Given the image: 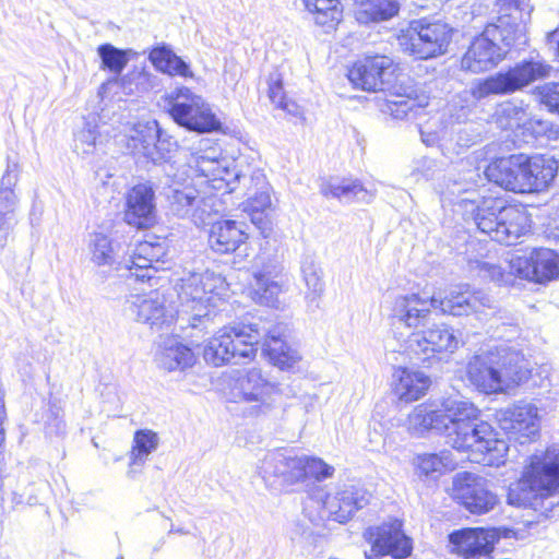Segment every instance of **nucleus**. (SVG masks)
I'll use <instances>...</instances> for the list:
<instances>
[{
  "instance_id": "1",
  "label": "nucleus",
  "mask_w": 559,
  "mask_h": 559,
  "mask_svg": "<svg viewBox=\"0 0 559 559\" xmlns=\"http://www.w3.org/2000/svg\"><path fill=\"white\" fill-rule=\"evenodd\" d=\"M283 331L282 325L269 330L257 323L242 328L224 326L204 347L203 357L215 367L228 362L237 365L252 360L262 343L263 353L275 366L292 367L298 357L283 341Z\"/></svg>"
},
{
  "instance_id": "2",
  "label": "nucleus",
  "mask_w": 559,
  "mask_h": 559,
  "mask_svg": "<svg viewBox=\"0 0 559 559\" xmlns=\"http://www.w3.org/2000/svg\"><path fill=\"white\" fill-rule=\"evenodd\" d=\"M449 194L454 204L472 206L471 212L477 228L491 240L506 246L516 241L530 231L531 219L526 210L521 205L509 204L507 200L495 197H484L479 202L474 198L476 191L462 189L454 182L449 187Z\"/></svg>"
},
{
  "instance_id": "3",
  "label": "nucleus",
  "mask_w": 559,
  "mask_h": 559,
  "mask_svg": "<svg viewBox=\"0 0 559 559\" xmlns=\"http://www.w3.org/2000/svg\"><path fill=\"white\" fill-rule=\"evenodd\" d=\"M520 349L500 343L476 354L467 364V377L486 393L506 391L520 385L530 377Z\"/></svg>"
},
{
  "instance_id": "4",
  "label": "nucleus",
  "mask_w": 559,
  "mask_h": 559,
  "mask_svg": "<svg viewBox=\"0 0 559 559\" xmlns=\"http://www.w3.org/2000/svg\"><path fill=\"white\" fill-rule=\"evenodd\" d=\"M224 280L214 272L189 273L178 285L179 317L187 316L193 329H207V322L214 321L222 301L217 290L223 287Z\"/></svg>"
},
{
  "instance_id": "5",
  "label": "nucleus",
  "mask_w": 559,
  "mask_h": 559,
  "mask_svg": "<svg viewBox=\"0 0 559 559\" xmlns=\"http://www.w3.org/2000/svg\"><path fill=\"white\" fill-rule=\"evenodd\" d=\"M483 278L499 285H513L516 277L536 283L551 281L559 275V255L550 249H533L525 255H512L504 264L477 262Z\"/></svg>"
},
{
  "instance_id": "6",
  "label": "nucleus",
  "mask_w": 559,
  "mask_h": 559,
  "mask_svg": "<svg viewBox=\"0 0 559 559\" xmlns=\"http://www.w3.org/2000/svg\"><path fill=\"white\" fill-rule=\"evenodd\" d=\"M456 432H449L447 443L461 452H469L468 460L483 465L499 466L504 462L509 447L504 440L496 437L492 427L479 419L472 424H462Z\"/></svg>"
},
{
  "instance_id": "7",
  "label": "nucleus",
  "mask_w": 559,
  "mask_h": 559,
  "mask_svg": "<svg viewBox=\"0 0 559 559\" xmlns=\"http://www.w3.org/2000/svg\"><path fill=\"white\" fill-rule=\"evenodd\" d=\"M453 36V28L440 20L412 21L397 36L399 45L405 53L419 60H428L444 55Z\"/></svg>"
},
{
  "instance_id": "8",
  "label": "nucleus",
  "mask_w": 559,
  "mask_h": 559,
  "mask_svg": "<svg viewBox=\"0 0 559 559\" xmlns=\"http://www.w3.org/2000/svg\"><path fill=\"white\" fill-rule=\"evenodd\" d=\"M552 67L543 60H523L508 71L498 72L486 79L475 81L471 95L481 100L492 95H507L521 91L537 80L548 78Z\"/></svg>"
},
{
  "instance_id": "9",
  "label": "nucleus",
  "mask_w": 559,
  "mask_h": 559,
  "mask_svg": "<svg viewBox=\"0 0 559 559\" xmlns=\"http://www.w3.org/2000/svg\"><path fill=\"white\" fill-rule=\"evenodd\" d=\"M165 103L173 120L187 130L207 133L221 128L210 105L188 87L175 88L167 95Z\"/></svg>"
},
{
  "instance_id": "10",
  "label": "nucleus",
  "mask_w": 559,
  "mask_h": 559,
  "mask_svg": "<svg viewBox=\"0 0 559 559\" xmlns=\"http://www.w3.org/2000/svg\"><path fill=\"white\" fill-rule=\"evenodd\" d=\"M368 503L367 490L358 486H344L333 497L323 488L317 487L309 492L305 511H308L309 508H317L319 510L318 520L331 519L338 523H345Z\"/></svg>"
},
{
  "instance_id": "11",
  "label": "nucleus",
  "mask_w": 559,
  "mask_h": 559,
  "mask_svg": "<svg viewBox=\"0 0 559 559\" xmlns=\"http://www.w3.org/2000/svg\"><path fill=\"white\" fill-rule=\"evenodd\" d=\"M461 344L453 328L433 324L412 332L405 340V352L417 362L430 365L440 354H452Z\"/></svg>"
},
{
  "instance_id": "12",
  "label": "nucleus",
  "mask_w": 559,
  "mask_h": 559,
  "mask_svg": "<svg viewBox=\"0 0 559 559\" xmlns=\"http://www.w3.org/2000/svg\"><path fill=\"white\" fill-rule=\"evenodd\" d=\"M234 394L251 404L250 415L261 416L267 415L277 406L282 390L278 384L265 378L260 369L252 368L236 379Z\"/></svg>"
},
{
  "instance_id": "13",
  "label": "nucleus",
  "mask_w": 559,
  "mask_h": 559,
  "mask_svg": "<svg viewBox=\"0 0 559 559\" xmlns=\"http://www.w3.org/2000/svg\"><path fill=\"white\" fill-rule=\"evenodd\" d=\"M453 498L472 514L483 515L499 502L486 478L469 472L457 473L453 478Z\"/></svg>"
},
{
  "instance_id": "14",
  "label": "nucleus",
  "mask_w": 559,
  "mask_h": 559,
  "mask_svg": "<svg viewBox=\"0 0 559 559\" xmlns=\"http://www.w3.org/2000/svg\"><path fill=\"white\" fill-rule=\"evenodd\" d=\"M302 464L294 451L275 450L264 455L258 472L267 487L281 488L304 480Z\"/></svg>"
},
{
  "instance_id": "15",
  "label": "nucleus",
  "mask_w": 559,
  "mask_h": 559,
  "mask_svg": "<svg viewBox=\"0 0 559 559\" xmlns=\"http://www.w3.org/2000/svg\"><path fill=\"white\" fill-rule=\"evenodd\" d=\"M498 34L499 27L495 24L487 25L484 32L472 40L464 53L462 69L480 73L497 67L508 53V50L497 43Z\"/></svg>"
},
{
  "instance_id": "16",
  "label": "nucleus",
  "mask_w": 559,
  "mask_h": 559,
  "mask_svg": "<svg viewBox=\"0 0 559 559\" xmlns=\"http://www.w3.org/2000/svg\"><path fill=\"white\" fill-rule=\"evenodd\" d=\"M499 427L509 439L524 444L534 440L540 429L538 408L532 403H518L501 408L496 414Z\"/></svg>"
},
{
  "instance_id": "17",
  "label": "nucleus",
  "mask_w": 559,
  "mask_h": 559,
  "mask_svg": "<svg viewBox=\"0 0 559 559\" xmlns=\"http://www.w3.org/2000/svg\"><path fill=\"white\" fill-rule=\"evenodd\" d=\"M166 255L165 241H141L133 253L128 259H123V269L127 273L122 275L128 278L134 277L135 281L152 282L156 273L165 269Z\"/></svg>"
},
{
  "instance_id": "18",
  "label": "nucleus",
  "mask_w": 559,
  "mask_h": 559,
  "mask_svg": "<svg viewBox=\"0 0 559 559\" xmlns=\"http://www.w3.org/2000/svg\"><path fill=\"white\" fill-rule=\"evenodd\" d=\"M395 66L386 56H370L358 60L348 71L349 81L367 92L385 91L389 88Z\"/></svg>"
},
{
  "instance_id": "19",
  "label": "nucleus",
  "mask_w": 559,
  "mask_h": 559,
  "mask_svg": "<svg viewBox=\"0 0 559 559\" xmlns=\"http://www.w3.org/2000/svg\"><path fill=\"white\" fill-rule=\"evenodd\" d=\"M171 213L180 218H190L197 226L210 224L213 213H216L214 197H200L193 187L173 189L168 195Z\"/></svg>"
},
{
  "instance_id": "20",
  "label": "nucleus",
  "mask_w": 559,
  "mask_h": 559,
  "mask_svg": "<svg viewBox=\"0 0 559 559\" xmlns=\"http://www.w3.org/2000/svg\"><path fill=\"white\" fill-rule=\"evenodd\" d=\"M515 533L508 528H464L449 535V540L465 559L489 554L501 537L510 538Z\"/></svg>"
},
{
  "instance_id": "21",
  "label": "nucleus",
  "mask_w": 559,
  "mask_h": 559,
  "mask_svg": "<svg viewBox=\"0 0 559 559\" xmlns=\"http://www.w3.org/2000/svg\"><path fill=\"white\" fill-rule=\"evenodd\" d=\"M283 266L275 258L259 255L253 265V299L267 307H276L282 293Z\"/></svg>"
},
{
  "instance_id": "22",
  "label": "nucleus",
  "mask_w": 559,
  "mask_h": 559,
  "mask_svg": "<svg viewBox=\"0 0 559 559\" xmlns=\"http://www.w3.org/2000/svg\"><path fill=\"white\" fill-rule=\"evenodd\" d=\"M432 301L436 310L454 317L467 316L481 308H490L492 302L490 296L484 290H472L468 286L453 287L444 296L435 294Z\"/></svg>"
},
{
  "instance_id": "23",
  "label": "nucleus",
  "mask_w": 559,
  "mask_h": 559,
  "mask_svg": "<svg viewBox=\"0 0 559 559\" xmlns=\"http://www.w3.org/2000/svg\"><path fill=\"white\" fill-rule=\"evenodd\" d=\"M372 538L373 557L390 556L392 559H405L411 556L413 543L402 530V523L394 520L368 530Z\"/></svg>"
},
{
  "instance_id": "24",
  "label": "nucleus",
  "mask_w": 559,
  "mask_h": 559,
  "mask_svg": "<svg viewBox=\"0 0 559 559\" xmlns=\"http://www.w3.org/2000/svg\"><path fill=\"white\" fill-rule=\"evenodd\" d=\"M126 309L136 321L151 328H160L174 319L173 310L166 306V299L158 290L131 295Z\"/></svg>"
},
{
  "instance_id": "25",
  "label": "nucleus",
  "mask_w": 559,
  "mask_h": 559,
  "mask_svg": "<svg viewBox=\"0 0 559 559\" xmlns=\"http://www.w3.org/2000/svg\"><path fill=\"white\" fill-rule=\"evenodd\" d=\"M436 305L432 296L421 297L419 294H407L395 298L392 316L404 326L418 331L426 328Z\"/></svg>"
},
{
  "instance_id": "26",
  "label": "nucleus",
  "mask_w": 559,
  "mask_h": 559,
  "mask_svg": "<svg viewBox=\"0 0 559 559\" xmlns=\"http://www.w3.org/2000/svg\"><path fill=\"white\" fill-rule=\"evenodd\" d=\"M154 199V189L147 182L135 185L130 189L127 194L126 222L138 228L151 226L155 218Z\"/></svg>"
},
{
  "instance_id": "27",
  "label": "nucleus",
  "mask_w": 559,
  "mask_h": 559,
  "mask_svg": "<svg viewBox=\"0 0 559 559\" xmlns=\"http://www.w3.org/2000/svg\"><path fill=\"white\" fill-rule=\"evenodd\" d=\"M525 469L547 495L559 490V449L548 448L540 454L532 455Z\"/></svg>"
},
{
  "instance_id": "28",
  "label": "nucleus",
  "mask_w": 559,
  "mask_h": 559,
  "mask_svg": "<svg viewBox=\"0 0 559 559\" xmlns=\"http://www.w3.org/2000/svg\"><path fill=\"white\" fill-rule=\"evenodd\" d=\"M558 173V162L545 155H524L522 180L525 193L539 192L548 188Z\"/></svg>"
},
{
  "instance_id": "29",
  "label": "nucleus",
  "mask_w": 559,
  "mask_h": 559,
  "mask_svg": "<svg viewBox=\"0 0 559 559\" xmlns=\"http://www.w3.org/2000/svg\"><path fill=\"white\" fill-rule=\"evenodd\" d=\"M247 239L242 224L236 221H218L211 224L207 237L210 248L218 254L235 252Z\"/></svg>"
},
{
  "instance_id": "30",
  "label": "nucleus",
  "mask_w": 559,
  "mask_h": 559,
  "mask_svg": "<svg viewBox=\"0 0 559 559\" xmlns=\"http://www.w3.org/2000/svg\"><path fill=\"white\" fill-rule=\"evenodd\" d=\"M155 361L166 371H185L195 364V355L190 347L177 338L168 337L159 345Z\"/></svg>"
},
{
  "instance_id": "31",
  "label": "nucleus",
  "mask_w": 559,
  "mask_h": 559,
  "mask_svg": "<svg viewBox=\"0 0 559 559\" xmlns=\"http://www.w3.org/2000/svg\"><path fill=\"white\" fill-rule=\"evenodd\" d=\"M320 192L325 198L337 199L342 203L354 201L369 203L373 194L358 179L331 178L320 186Z\"/></svg>"
},
{
  "instance_id": "32",
  "label": "nucleus",
  "mask_w": 559,
  "mask_h": 559,
  "mask_svg": "<svg viewBox=\"0 0 559 559\" xmlns=\"http://www.w3.org/2000/svg\"><path fill=\"white\" fill-rule=\"evenodd\" d=\"M442 418L447 428L443 430L447 436L449 432H456L462 424H472L479 420V412L473 403L457 396L448 397L441 404Z\"/></svg>"
},
{
  "instance_id": "33",
  "label": "nucleus",
  "mask_w": 559,
  "mask_h": 559,
  "mask_svg": "<svg viewBox=\"0 0 559 559\" xmlns=\"http://www.w3.org/2000/svg\"><path fill=\"white\" fill-rule=\"evenodd\" d=\"M400 9L399 0H356L355 17L365 25L381 23L395 17Z\"/></svg>"
},
{
  "instance_id": "34",
  "label": "nucleus",
  "mask_w": 559,
  "mask_h": 559,
  "mask_svg": "<svg viewBox=\"0 0 559 559\" xmlns=\"http://www.w3.org/2000/svg\"><path fill=\"white\" fill-rule=\"evenodd\" d=\"M544 496H548L546 490L538 487L536 480L524 469L522 477L510 486L508 502L516 507L536 509Z\"/></svg>"
},
{
  "instance_id": "35",
  "label": "nucleus",
  "mask_w": 559,
  "mask_h": 559,
  "mask_svg": "<svg viewBox=\"0 0 559 559\" xmlns=\"http://www.w3.org/2000/svg\"><path fill=\"white\" fill-rule=\"evenodd\" d=\"M395 393L401 401L413 402L420 399L429 388L430 380L419 371H412L406 368L396 370Z\"/></svg>"
},
{
  "instance_id": "36",
  "label": "nucleus",
  "mask_w": 559,
  "mask_h": 559,
  "mask_svg": "<svg viewBox=\"0 0 559 559\" xmlns=\"http://www.w3.org/2000/svg\"><path fill=\"white\" fill-rule=\"evenodd\" d=\"M239 168L240 164L236 165L233 169L228 167H221L217 160L205 156H200L197 159L198 171H200L204 177L211 179L215 189L225 188L228 192L235 191L239 185L238 179H234V174Z\"/></svg>"
},
{
  "instance_id": "37",
  "label": "nucleus",
  "mask_w": 559,
  "mask_h": 559,
  "mask_svg": "<svg viewBox=\"0 0 559 559\" xmlns=\"http://www.w3.org/2000/svg\"><path fill=\"white\" fill-rule=\"evenodd\" d=\"M444 420L445 419L442 418L441 409L433 411L429 409L425 405H418L408 415L406 428L413 436H421L429 430L443 432L447 428V426H444Z\"/></svg>"
},
{
  "instance_id": "38",
  "label": "nucleus",
  "mask_w": 559,
  "mask_h": 559,
  "mask_svg": "<svg viewBox=\"0 0 559 559\" xmlns=\"http://www.w3.org/2000/svg\"><path fill=\"white\" fill-rule=\"evenodd\" d=\"M306 9L313 14L317 25L334 29L341 22L343 9L338 0H304Z\"/></svg>"
},
{
  "instance_id": "39",
  "label": "nucleus",
  "mask_w": 559,
  "mask_h": 559,
  "mask_svg": "<svg viewBox=\"0 0 559 559\" xmlns=\"http://www.w3.org/2000/svg\"><path fill=\"white\" fill-rule=\"evenodd\" d=\"M148 59L157 70L164 73L185 78L192 76L189 64L166 46L152 49Z\"/></svg>"
},
{
  "instance_id": "40",
  "label": "nucleus",
  "mask_w": 559,
  "mask_h": 559,
  "mask_svg": "<svg viewBox=\"0 0 559 559\" xmlns=\"http://www.w3.org/2000/svg\"><path fill=\"white\" fill-rule=\"evenodd\" d=\"M516 160H524V154H512L508 157H500L491 162L485 170V175L489 181L504 188L519 187V179L510 176L512 167H515Z\"/></svg>"
},
{
  "instance_id": "41",
  "label": "nucleus",
  "mask_w": 559,
  "mask_h": 559,
  "mask_svg": "<svg viewBox=\"0 0 559 559\" xmlns=\"http://www.w3.org/2000/svg\"><path fill=\"white\" fill-rule=\"evenodd\" d=\"M92 260L97 265H115L117 271H123V261L117 260V251L110 238L102 233H94L90 238Z\"/></svg>"
},
{
  "instance_id": "42",
  "label": "nucleus",
  "mask_w": 559,
  "mask_h": 559,
  "mask_svg": "<svg viewBox=\"0 0 559 559\" xmlns=\"http://www.w3.org/2000/svg\"><path fill=\"white\" fill-rule=\"evenodd\" d=\"M300 272L309 290L307 298L317 301L324 290L323 271L313 254H305L301 259Z\"/></svg>"
},
{
  "instance_id": "43",
  "label": "nucleus",
  "mask_w": 559,
  "mask_h": 559,
  "mask_svg": "<svg viewBox=\"0 0 559 559\" xmlns=\"http://www.w3.org/2000/svg\"><path fill=\"white\" fill-rule=\"evenodd\" d=\"M159 444L158 435L150 429H141L135 431L133 438V445L130 453V467L131 471L135 466H142Z\"/></svg>"
},
{
  "instance_id": "44",
  "label": "nucleus",
  "mask_w": 559,
  "mask_h": 559,
  "mask_svg": "<svg viewBox=\"0 0 559 559\" xmlns=\"http://www.w3.org/2000/svg\"><path fill=\"white\" fill-rule=\"evenodd\" d=\"M522 135L526 143L536 142L540 145H547L558 139L559 126L549 120L528 119L523 122Z\"/></svg>"
},
{
  "instance_id": "45",
  "label": "nucleus",
  "mask_w": 559,
  "mask_h": 559,
  "mask_svg": "<svg viewBox=\"0 0 559 559\" xmlns=\"http://www.w3.org/2000/svg\"><path fill=\"white\" fill-rule=\"evenodd\" d=\"M102 68L115 75H120L129 60L136 55L132 49H120L111 44H103L97 48Z\"/></svg>"
},
{
  "instance_id": "46",
  "label": "nucleus",
  "mask_w": 559,
  "mask_h": 559,
  "mask_svg": "<svg viewBox=\"0 0 559 559\" xmlns=\"http://www.w3.org/2000/svg\"><path fill=\"white\" fill-rule=\"evenodd\" d=\"M456 462L447 451L440 453L419 454L415 459V466L420 475L431 476L436 473L441 474L445 469H453Z\"/></svg>"
},
{
  "instance_id": "47",
  "label": "nucleus",
  "mask_w": 559,
  "mask_h": 559,
  "mask_svg": "<svg viewBox=\"0 0 559 559\" xmlns=\"http://www.w3.org/2000/svg\"><path fill=\"white\" fill-rule=\"evenodd\" d=\"M98 136V124L95 116L83 122L82 129L74 134V152L79 155H91L95 152Z\"/></svg>"
},
{
  "instance_id": "48",
  "label": "nucleus",
  "mask_w": 559,
  "mask_h": 559,
  "mask_svg": "<svg viewBox=\"0 0 559 559\" xmlns=\"http://www.w3.org/2000/svg\"><path fill=\"white\" fill-rule=\"evenodd\" d=\"M496 123L499 128L508 130L521 128L527 121L526 108L522 104L507 102L501 104L495 114Z\"/></svg>"
},
{
  "instance_id": "49",
  "label": "nucleus",
  "mask_w": 559,
  "mask_h": 559,
  "mask_svg": "<svg viewBox=\"0 0 559 559\" xmlns=\"http://www.w3.org/2000/svg\"><path fill=\"white\" fill-rule=\"evenodd\" d=\"M19 198L15 192H0V247L7 243L8 236L14 226L15 209Z\"/></svg>"
},
{
  "instance_id": "50",
  "label": "nucleus",
  "mask_w": 559,
  "mask_h": 559,
  "mask_svg": "<svg viewBox=\"0 0 559 559\" xmlns=\"http://www.w3.org/2000/svg\"><path fill=\"white\" fill-rule=\"evenodd\" d=\"M449 126H437L435 122H427L420 128L421 141L427 146L438 145L444 155L452 148V139H449Z\"/></svg>"
},
{
  "instance_id": "51",
  "label": "nucleus",
  "mask_w": 559,
  "mask_h": 559,
  "mask_svg": "<svg viewBox=\"0 0 559 559\" xmlns=\"http://www.w3.org/2000/svg\"><path fill=\"white\" fill-rule=\"evenodd\" d=\"M417 100L411 95H395L391 99H386L383 112L391 115L394 119H406L409 114L417 112L419 109Z\"/></svg>"
},
{
  "instance_id": "52",
  "label": "nucleus",
  "mask_w": 559,
  "mask_h": 559,
  "mask_svg": "<svg viewBox=\"0 0 559 559\" xmlns=\"http://www.w3.org/2000/svg\"><path fill=\"white\" fill-rule=\"evenodd\" d=\"M449 139H452V148L447 151V155H460L462 151L476 142L475 134L468 127L454 124L449 126Z\"/></svg>"
},
{
  "instance_id": "53",
  "label": "nucleus",
  "mask_w": 559,
  "mask_h": 559,
  "mask_svg": "<svg viewBox=\"0 0 559 559\" xmlns=\"http://www.w3.org/2000/svg\"><path fill=\"white\" fill-rule=\"evenodd\" d=\"M234 179H238L248 192H254L258 189H264L267 186L265 175L257 167L250 165L242 166L234 174Z\"/></svg>"
},
{
  "instance_id": "54",
  "label": "nucleus",
  "mask_w": 559,
  "mask_h": 559,
  "mask_svg": "<svg viewBox=\"0 0 559 559\" xmlns=\"http://www.w3.org/2000/svg\"><path fill=\"white\" fill-rule=\"evenodd\" d=\"M500 25H496L499 27L498 39L503 41L504 46L510 48L512 46H522L527 41L525 26L519 23H510L499 17Z\"/></svg>"
},
{
  "instance_id": "55",
  "label": "nucleus",
  "mask_w": 559,
  "mask_h": 559,
  "mask_svg": "<svg viewBox=\"0 0 559 559\" xmlns=\"http://www.w3.org/2000/svg\"><path fill=\"white\" fill-rule=\"evenodd\" d=\"M269 98L278 108L289 112L296 114L297 106L295 103L289 102L285 97L283 81L278 73H272L269 76Z\"/></svg>"
},
{
  "instance_id": "56",
  "label": "nucleus",
  "mask_w": 559,
  "mask_h": 559,
  "mask_svg": "<svg viewBox=\"0 0 559 559\" xmlns=\"http://www.w3.org/2000/svg\"><path fill=\"white\" fill-rule=\"evenodd\" d=\"M304 479L308 476L316 478L317 480H323L329 478L334 473V467L326 464L319 457H309L306 455L301 456Z\"/></svg>"
},
{
  "instance_id": "57",
  "label": "nucleus",
  "mask_w": 559,
  "mask_h": 559,
  "mask_svg": "<svg viewBox=\"0 0 559 559\" xmlns=\"http://www.w3.org/2000/svg\"><path fill=\"white\" fill-rule=\"evenodd\" d=\"M534 93L540 104L559 114V83H546L537 86Z\"/></svg>"
},
{
  "instance_id": "58",
  "label": "nucleus",
  "mask_w": 559,
  "mask_h": 559,
  "mask_svg": "<svg viewBox=\"0 0 559 559\" xmlns=\"http://www.w3.org/2000/svg\"><path fill=\"white\" fill-rule=\"evenodd\" d=\"M156 143L155 148L158 153L157 157H152L154 163L159 160H165L167 158L166 154L171 153L177 147V142L174 141L170 136L167 138L166 134L158 128L156 124Z\"/></svg>"
},
{
  "instance_id": "59",
  "label": "nucleus",
  "mask_w": 559,
  "mask_h": 559,
  "mask_svg": "<svg viewBox=\"0 0 559 559\" xmlns=\"http://www.w3.org/2000/svg\"><path fill=\"white\" fill-rule=\"evenodd\" d=\"M19 177V164L9 162L0 181V192H15L14 188L17 185Z\"/></svg>"
},
{
  "instance_id": "60",
  "label": "nucleus",
  "mask_w": 559,
  "mask_h": 559,
  "mask_svg": "<svg viewBox=\"0 0 559 559\" xmlns=\"http://www.w3.org/2000/svg\"><path fill=\"white\" fill-rule=\"evenodd\" d=\"M250 206L255 212H263L264 210L271 206V195L269 193V187L265 186L264 189H258L252 192V195L249 198Z\"/></svg>"
},
{
  "instance_id": "61",
  "label": "nucleus",
  "mask_w": 559,
  "mask_h": 559,
  "mask_svg": "<svg viewBox=\"0 0 559 559\" xmlns=\"http://www.w3.org/2000/svg\"><path fill=\"white\" fill-rule=\"evenodd\" d=\"M496 5L498 8L499 13H501V17H511L513 12L522 11V1L521 0H496Z\"/></svg>"
},
{
  "instance_id": "62",
  "label": "nucleus",
  "mask_w": 559,
  "mask_h": 559,
  "mask_svg": "<svg viewBox=\"0 0 559 559\" xmlns=\"http://www.w3.org/2000/svg\"><path fill=\"white\" fill-rule=\"evenodd\" d=\"M523 163L524 160H516L515 167H512L510 171V176L516 177L519 179V187H509V191L519 192V193H525V185L522 180V174H523Z\"/></svg>"
},
{
  "instance_id": "63",
  "label": "nucleus",
  "mask_w": 559,
  "mask_h": 559,
  "mask_svg": "<svg viewBox=\"0 0 559 559\" xmlns=\"http://www.w3.org/2000/svg\"><path fill=\"white\" fill-rule=\"evenodd\" d=\"M545 233L548 238L559 240V207L556 215L547 224Z\"/></svg>"
},
{
  "instance_id": "64",
  "label": "nucleus",
  "mask_w": 559,
  "mask_h": 559,
  "mask_svg": "<svg viewBox=\"0 0 559 559\" xmlns=\"http://www.w3.org/2000/svg\"><path fill=\"white\" fill-rule=\"evenodd\" d=\"M547 43L551 47H555L557 50V55L559 56V28L551 31L547 34Z\"/></svg>"
}]
</instances>
